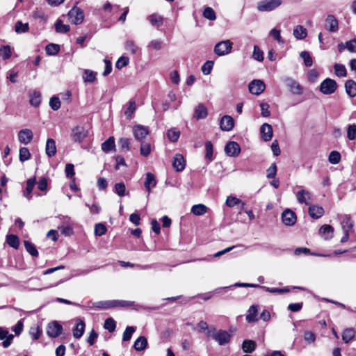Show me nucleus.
<instances>
[{
  "label": "nucleus",
  "mask_w": 356,
  "mask_h": 356,
  "mask_svg": "<svg viewBox=\"0 0 356 356\" xmlns=\"http://www.w3.org/2000/svg\"><path fill=\"white\" fill-rule=\"evenodd\" d=\"M95 234L98 236L104 235L106 232V226L102 223H98L95 226Z\"/></svg>",
  "instance_id": "338daca9"
},
{
  "label": "nucleus",
  "mask_w": 356,
  "mask_h": 356,
  "mask_svg": "<svg viewBox=\"0 0 356 356\" xmlns=\"http://www.w3.org/2000/svg\"><path fill=\"white\" fill-rule=\"evenodd\" d=\"M147 346V340L143 337H139L134 343V348L136 351L144 350Z\"/></svg>",
  "instance_id": "72a5a7b5"
},
{
  "label": "nucleus",
  "mask_w": 356,
  "mask_h": 356,
  "mask_svg": "<svg viewBox=\"0 0 356 356\" xmlns=\"http://www.w3.org/2000/svg\"><path fill=\"white\" fill-rule=\"evenodd\" d=\"M282 81L292 94L301 95L303 92V88L292 78L284 77Z\"/></svg>",
  "instance_id": "423d86ee"
},
{
  "label": "nucleus",
  "mask_w": 356,
  "mask_h": 356,
  "mask_svg": "<svg viewBox=\"0 0 356 356\" xmlns=\"http://www.w3.org/2000/svg\"><path fill=\"white\" fill-rule=\"evenodd\" d=\"M208 115L207 108L202 104H199L195 108L193 117L196 120L205 118Z\"/></svg>",
  "instance_id": "393cba45"
},
{
  "label": "nucleus",
  "mask_w": 356,
  "mask_h": 356,
  "mask_svg": "<svg viewBox=\"0 0 356 356\" xmlns=\"http://www.w3.org/2000/svg\"><path fill=\"white\" fill-rule=\"evenodd\" d=\"M233 43L229 40L218 42L214 48L215 53L218 56H224L231 52Z\"/></svg>",
  "instance_id": "39448f33"
},
{
  "label": "nucleus",
  "mask_w": 356,
  "mask_h": 356,
  "mask_svg": "<svg viewBox=\"0 0 356 356\" xmlns=\"http://www.w3.org/2000/svg\"><path fill=\"white\" fill-rule=\"evenodd\" d=\"M97 73L90 70H85L83 74V79L85 82L92 83L95 81Z\"/></svg>",
  "instance_id": "a19ab883"
},
{
  "label": "nucleus",
  "mask_w": 356,
  "mask_h": 356,
  "mask_svg": "<svg viewBox=\"0 0 356 356\" xmlns=\"http://www.w3.org/2000/svg\"><path fill=\"white\" fill-rule=\"evenodd\" d=\"M35 184V178H30L26 181V187L25 191H24V196L27 198L29 200H31L32 195L31 193L34 188Z\"/></svg>",
  "instance_id": "2f4dec72"
},
{
  "label": "nucleus",
  "mask_w": 356,
  "mask_h": 356,
  "mask_svg": "<svg viewBox=\"0 0 356 356\" xmlns=\"http://www.w3.org/2000/svg\"><path fill=\"white\" fill-rule=\"evenodd\" d=\"M115 139L113 137H109L106 140H105L102 144V149L105 153H108L109 152L112 150H115Z\"/></svg>",
  "instance_id": "473e14b6"
},
{
  "label": "nucleus",
  "mask_w": 356,
  "mask_h": 356,
  "mask_svg": "<svg viewBox=\"0 0 356 356\" xmlns=\"http://www.w3.org/2000/svg\"><path fill=\"white\" fill-rule=\"evenodd\" d=\"M328 161L332 164H338L341 161V154L337 151H332L328 157Z\"/></svg>",
  "instance_id": "3c124183"
},
{
  "label": "nucleus",
  "mask_w": 356,
  "mask_h": 356,
  "mask_svg": "<svg viewBox=\"0 0 356 356\" xmlns=\"http://www.w3.org/2000/svg\"><path fill=\"white\" fill-rule=\"evenodd\" d=\"M11 48L8 45H3L0 47V57L6 60L10 57Z\"/></svg>",
  "instance_id": "5fc2aeb1"
},
{
  "label": "nucleus",
  "mask_w": 356,
  "mask_h": 356,
  "mask_svg": "<svg viewBox=\"0 0 356 356\" xmlns=\"http://www.w3.org/2000/svg\"><path fill=\"white\" fill-rule=\"evenodd\" d=\"M180 136V131L176 128H172L167 131V137L171 142H176Z\"/></svg>",
  "instance_id": "37998d69"
},
{
  "label": "nucleus",
  "mask_w": 356,
  "mask_h": 356,
  "mask_svg": "<svg viewBox=\"0 0 356 356\" xmlns=\"http://www.w3.org/2000/svg\"><path fill=\"white\" fill-rule=\"evenodd\" d=\"M104 327L108 332H112L116 327L115 321L112 318H108L105 320Z\"/></svg>",
  "instance_id": "bf43d9fd"
},
{
  "label": "nucleus",
  "mask_w": 356,
  "mask_h": 356,
  "mask_svg": "<svg viewBox=\"0 0 356 356\" xmlns=\"http://www.w3.org/2000/svg\"><path fill=\"white\" fill-rule=\"evenodd\" d=\"M256 348V343L252 340H245L242 344V350L244 353H251Z\"/></svg>",
  "instance_id": "e433bc0d"
},
{
  "label": "nucleus",
  "mask_w": 356,
  "mask_h": 356,
  "mask_svg": "<svg viewBox=\"0 0 356 356\" xmlns=\"http://www.w3.org/2000/svg\"><path fill=\"white\" fill-rule=\"evenodd\" d=\"M30 157L31 154L28 148L23 147L19 149V158L21 162L28 161Z\"/></svg>",
  "instance_id": "09e8293b"
},
{
  "label": "nucleus",
  "mask_w": 356,
  "mask_h": 356,
  "mask_svg": "<svg viewBox=\"0 0 356 356\" xmlns=\"http://www.w3.org/2000/svg\"><path fill=\"white\" fill-rule=\"evenodd\" d=\"M337 88V82L332 79L327 78L323 80L319 87L320 91L324 95L333 94Z\"/></svg>",
  "instance_id": "20e7f679"
},
{
  "label": "nucleus",
  "mask_w": 356,
  "mask_h": 356,
  "mask_svg": "<svg viewBox=\"0 0 356 356\" xmlns=\"http://www.w3.org/2000/svg\"><path fill=\"white\" fill-rule=\"evenodd\" d=\"M347 138L350 140L356 138V124H353L348 126L347 129Z\"/></svg>",
  "instance_id": "69168bd1"
},
{
  "label": "nucleus",
  "mask_w": 356,
  "mask_h": 356,
  "mask_svg": "<svg viewBox=\"0 0 356 356\" xmlns=\"http://www.w3.org/2000/svg\"><path fill=\"white\" fill-rule=\"evenodd\" d=\"M333 227L329 225H324L319 229V233L325 240L332 238L333 236Z\"/></svg>",
  "instance_id": "c85d7f7f"
},
{
  "label": "nucleus",
  "mask_w": 356,
  "mask_h": 356,
  "mask_svg": "<svg viewBox=\"0 0 356 356\" xmlns=\"http://www.w3.org/2000/svg\"><path fill=\"white\" fill-rule=\"evenodd\" d=\"M24 245L26 248V250L33 257L38 256V251L37 250L35 246L28 241H24Z\"/></svg>",
  "instance_id": "a18cd8bd"
},
{
  "label": "nucleus",
  "mask_w": 356,
  "mask_h": 356,
  "mask_svg": "<svg viewBox=\"0 0 356 356\" xmlns=\"http://www.w3.org/2000/svg\"><path fill=\"white\" fill-rule=\"evenodd\" d=\"M259 307L257 305H252L249 307L248 314L245 316L247 322L254 323L258 321L257 315Z\"/></svg>",
  "instance_id": "f3484780"
},
{
  "label": "nucleus",
  "mask_w": 356,
  "mask_h": 356,
  "mask_svg": "<svg viewBox=\"0 0 356 356\" xmlns=\"http://www.w3.org/2000/svg\"><path fill=\"white\" fill-rule=\"evenodd\" d=\"M63 219L64 220V222H66L67 225H60L58 227V229L60 233L65 236H70L74 234L73 229L70 224V218L68 216H63Z\"/></svg>",
  "instance_id": "6ab92c4d"
},
{
  "label": "nucleus",
  "mask_w": 356,
  "mask_h": 356,
  "mask_svg": "<svg viewBox=\"0 0 356 356\" xmlns=\"http://www.w3.org/2000/svg\"><path fill=\"white\" fill-rule=\"evenodd\" d=\"M207 335L215 340L220 346H225L227 344L232 337L231 334L227 331L223 330H216L214 327L209 330L207 332Z\"/></svg>",
  "instance_id": "f257e3e1"
},
{
  "label": "nucleus",
  "mask_w": 356,
  "mask_h": 356,
  "mask_svg": "<svg viewBox=\"0 0 356 356\" xmlns=\"http://www.w3.org/2000/svg\"><path fill=\"white\" fill-rule=\"evenodd\" d=\"M308 212L312 218L318 219L323 215L324 209L321 206L312 204L309 207Z\"/></svg>",
  "instance_id": "b1692460"
},
{
  "label": "nucleus",
  "mask_w": 356,
  "mask_h": 356,
  "mask_svg": "<svg viewBox=\"0 0 356 356\" xmlns=\"http://www.w3.org/2000/svg\"><path fill=\"white\" fill-rule=\"evenodd\" d=\"M45 152L46 154L49 157L54 156L56 153V142L52 138H48L46 142V147H45Z\"/></svg>",
  "instance_id": "a878e982"
},
{
  "label": "nucleus",
  "mask_w": 356,
  "mask_h": 356,
  "mask_svg": "<svg viewBox=\"0 0 356 356\" xmlns=\"http://www.w3.org/2000/svg\"><path fill=\"white\" fill-rule=\"evenodd\" d=\"M203 16L204 18L214 21L216 19V15L214 10L211 7H206L203 11Z\"/></svg>",
  "instance_id": "49530a36"
},
{
  "label": "nucleus",
  "mask_w": 356,
  "mask_h": 356,
  "mask_svg": "<svg viewBox=\"0 0 356 356\" xmlns=\"http://www.w3.org/2000/svg\"><path fill=\"white\" fill-rule=\"evenodd\" d=\"M68 17L70 22L74 24H80L84 19V14L81 9L78 7H73L68 12Z\"/></svg>",
  "instance_id": "0eeeda50"
},
{
  "label": "nucleus",
  "mask_w": 356,
  "mask_h": 356,
  "mask_svg": "<svg viewBox=\"0 0 356 356\" xmlns=\"http://www.w3.org/2000/svg\"><path fill=\"white\" fill-rule=\"evenodd\" d=\"M296 198L299 203L309 204L312 195L309 191L302 189L296 193Z\"/></svg>",
  "instance_id": "5701e85b"
},
{
  "label": "nucleus",
  "mask_w": 356,
  "mask_h": 356,
  "mask_svg": "<svg viewBox=\"0 0 356 356\" xmlns=\"http://www.w3.org/2000/svg\"><path fill=\"white\" fill-rule=\"evenodd\" d=\"M261 288L264 289L266 291L271 293H288L290 291V289L289 287H284L283 289H279V288H270L266 287L264 286H260Z\"/></svg>",
  "instance_id": "de8ad7c7"
},
{
  "label": "nucleus",
  "mask_w": 356,
  "mask_h": 356,
  "mask_svg": "<svg viewBox=\"0 0 356 356\" xmlns=\"http://www.w3.org/2000/svg\"><path fill=\"white\" fill-rule=\"evenodd\" d=\"M225 153L230 156H236L241 152L239 145L234 141L229 142L225 147Z\"/></svg>",
  "instance_id": "ddd939ff"
},
{
  "label": "nucleus",
  "mask_w": 356,
  "mask_h": 356,
  "mask_svg": "<svg viewBox=\"0 0 356 356\" xmlns=\"http://www.w3.org/2000/svg\"><path fill=\"white\" fill-rule=\"evenodd\" d=\"M261 137L264 141H269L273 137L272 126L268 123L263 124L260 127Z\"/></svg>",
  "instance_id": "a211bd4d"
},
{
  "label": "nucleus",
  "mask_w": 356,
  "mask_h": 356,
  "mask_svg": "<svg viewBox=\"0 0 356 356\" xmlns=\"http://www.w3.org/2000/svg\"><path fill=\"white\" fill-rule=\"evenodd\" d=\"M6 241L10 246L15 249L18 248L19 245V240L18 237L14 234L7 235Z\"/></svg>",
  "instance_id": "c03bdc74"
},
{
  "label": "nucleus",
  "mask_w": 356,
  "mask_h": 356,
  "mask_svg": "<svg viewBox=\"0 0 356 356\" xmlns=\"http://www.w3.org/2000/svg\"><path fill=\"white\" fill-rule=\"evenodd\" d=\"M325 28L330 32H337L339 29V24L336 17L329 15L325 19Z\"/></svg>",
  "instance_id": "dca6fc26"
},
{
  "label": "nucleus",
  "mask_w": 356,
  "mask_h": 356,
  "mask_svg": "<svg viewBox=\"0 0 356 356\" xmlns=\"http://www.w3.org/2000/svg\"><path fill=\"white\" fill-rule=\"evenodd\" d=\"M63 331V327L56 321L51 322L47 327V334L49 337L56 338L59 336Z\"/></svg>",
  "instance_id": "6e6552de"
},
{
  "label": "nucleus",
  "mask_w": 356,
  "mask_h": 356,
  "mask_svg": "<svg viewBox=\"0 0 356 356\" xmlns=\"http://www.w3.org/2000/svg\"><path fill=\"white\" fill-rule=\"evenodd\" d=\"M341 225L343 232H350L353 226V221L349 215H344L342 217Z\"/></svg>",
  "instance_id": "7c9ffc66"
},
{
  "label": "nucleus",
  "mask_w": 356,
  "mask_h": 356,
  "mask_svg": "<svg viewBox=\"0 0 356 356\" xmlns=\"http://www.w3.org/2000/svg\"><path fill=\"white\" fill-rule=\"evenodd\" d=\"M45 51L48 55H56L60 51V46L51 43L46 46Z\"/></svg>",
  "instance_id": "864d4df0"
},
{
  "label": "nucleus",
  "mask_w": 356,
  "mask_h": 356,
  "mask_svg": "<svg viewBox=\"0 0 356 356\" xmlns=\"http://www.w3.org/2000/svg\"><path fill=\"white\" fill-rule=\"evenodd\" d=\"M207 207L202 204L193 205L191 208V212L195 216H202L207 212Z\"/></svg>",
  "instance_id": "79ce46f5"
},
{
  "label": "nucleus",
  "mask_w": 356,
  "mask_h": 356,
  "mask_svg": "<svg viewBox=\"0 0 356 356\" xmlns=\"http://www.w3.org/2000/svg\"><path fill=\"white\" fill-rule=\"evenodd\" d=\"M136 331V328L133 326H128L126 327L123 335H122V341H128L131 339L133 334Z\"/></svg>",
  "instance_id": "6e6d98bb"
},
{
  "label": "nucleus",
  "mask_w": 356,
  "mask_h": 356,
  "mask_svg": "<svg viewBox=\"0 0 356 356\" xmlns=\"http://www.w3.org/2000/svg\"><path fill=\"white\" fill-rule=\"evenodd\" d=\"M118 145L122 151H129L130 147V140L127 138H121L118 140Z\"/></svg>",
  "instance_id": "4d7b16f0"
},
{
  "label": "nucleus",
  "mask_w": 356,
  "mask_h": 356,
  "mask_svg": "<svg viewBox=\"0 0 356 356\" xmlns=\"http://www.w3.org/2000/svg\"><path fill=\"white\" fill-rule=\"evenodd\" d=\"M84 330H85V323L83 321H80L79 322H78L76 323V327L73 330V336L76 339H79L83 335V334L84 332Z\"/></svg>",
  "instance_id": "4c0bfd02"
},
{
  "label": "nucleus",
  "mask_w": 356,
  "mask_h": 356,
  "mask_svg": "<svg viewBox=\"0 0 356 356\" xmlns=\"http://www.w3.org/2000/svg\"><path fill=\"white\" fill-rule=\"evenodd\" d=\"M346 93L351 97L356 96V83L353 80H348L345 83Z\"/></svg>",
  "instance_id": "f704fd0d"
},
{
  "label": "nucleus",
  "mask_w": 356,
  "mask_h": 356,
  "mask_svg": "<svg viewBox=\"0 0 356 356\" xmlns=\"http://www.w3.org/2000/svg\"><path fill=\"white\" fill-rule=\"evenodd\" d=\"M13 337L6 330L0 327V340H3L2 345L4 348H8L11 344Z\"/></svg>",
  "instance_id": "4be33fe9"
},
{
  "label": "nucleus",
  "mask_w": 356,
  "mask_h": 356,
  "mask_svg": "<svg viewBox=\"0 0 356 356\" xmlns=\"http://www.w3.org/2000/svg\"><path fill=\"white\" fill-rule=\"evenodd\" d=\"M249 90L253 95H260L265 89V85L261 80H253L249 84Z\"/></svg>",
  "instance_id": "9b49d317"
},
{
  "label": "nucleus",
  "mask_w": 356,
  "mask_h": 356,
  "mask_svg": "<svg viewBox=\"0 0 356 356\" xmlns=\"http://www.w3.org/2000/svg\"><path fill=\"white\" fill-rule=\"evenodd\" d=\"M134 302L131 301L127 300H104V301H99L95 302L92 306V308H98L103 309H108L113 307H127L134 305Z\"/></svg>",
  "instance_id": "f03ea898"
},
{
  "label": "nucleus",
  "mask_w": 356,
  "mask_h": 356,
  "mask_svg": "<svg viewBox=\"0 0 356 356\" xmlns=\"http://www.w3.org/2000/svg\"><path fill=\"white\" fill-rule=\"evenodd\" d=\"M86 131L83 127L77 126L72 129V138L74 142H81L86 137Z\"/></svg>",
  "instance_id": "4468645a"
},
{
  "label": "nucleus",
  "mask_w": 356,
  "mask_h": 356,
  "mask_svg": "<svg viewBox=\"0 0 356 356\" xmlns=\"http://www.w3.org/2000/svg\"><path fill=\"white\" fill-rule=\"evenodd\" d=\"M140 153L143 156H148L151 153V145L147 143H141Z\"/></svg>",
  "instance_id": "13d9d810"
},
{
  "label": "nucleus",
  "mask_w": 356,
  "mask_h": 356,
  "mask_svg": "<svg viewBox=\"0 0 356 356\" xmlns=\"http://www.w3.org/2000/svg\"><path fill=\"white\" fill-rule=\"evenodd\" d=\"M282 220L286 226H292L296 222V215L291 210L287 209L282 213Z\"/></svg>",
  "instance_id": "1a4fd4ad"
},
{
  "label": "nucleus",
  "mask_w": 356,
  "mask_h": 356,
  "mask_svg": "<svg viewBox=\"0 0 356 356\" xmlns=\"http://www.w3.org/2000/svg\"><path fill=\"white\" fill-rule=\"evenodd\" d=\"M282 3V0H261L257 3V8L260 12H270Z\"/></svg>",
  "instance_id": "7ed1b4c3"
},
{
  "label": "nucleus",
  "mask_w": 356,
  "mask_h": 356,
  "mask_svg": "<svg viewBox=\"0 0 356 356\" xmlns=\"http://www.w3.org/2000/svg\"><path fill=\"white\" fill-rule=\"evenodd\" d=\"M136 109V104L135 101L131 100L129 102L128 107L127 108L126 111H124V115L128 118H131V115L134 113V112Z\"/></svg>",
  "instance_id": "680f3d73"
},
{
  "label": "nucleus",
  "mask_w": 356,
  "mask_h": 356,
  "mask_svg": "<svg viewBox=\"0 0 356 356\" xmlns=\"http://www.w3.org/2000/svg\"><path fill=\"white\" fill-rule=\"evenodd\" d=\"M234 126V120L229 115H224L220 121V127L224 131H231Z\"/></svg>",
  "instance_id": "f8f14e48"
},
{
  "label": "nucleus",
  "mask_w": 356,
  "mask_h": 356,
  "mask_svg": "<svg viewBox=\"0 0 356 356\" xmlns=\"http://www.w3.org/2000/svg\"><path fill=\"white\" fill-rule=\"evenodd\" d=\"M355 336V330L353 328H346L342 333V339L347 343L350 342Z\"/></svg>",
  "instance_id": "c9c22d12"
},
{
  "label": "nucleus",
  "mask_w": 356,
  "mask_h": 356,
  "mask_svg": "<svg viewBox=\"0 0 356 356\" xmlns=\"http://www.w3.org/2000/svg\"><path fill=\"white\" fill-rule=\"evenodd\" d=\"M115 192L120 196L123 197L125 195L126 187L124 183L120 182L115 184Z\"/></svg>",
  "instance_id": "e2e57ef3"
},
{
  "label": "nucleus",
  "mask_w": 356,
  "mask_h": 356,
  "mask_svg": "<svg viewBox=\"0 0 356 356\" xmlns=\"http://www.w3.org/2000/svg\"><path fill=\"white\" fill-rule=\"evenodd\" d=\"M266 177L268 179L275 178L277 174V166L275 163H273L270 165V166L266 170Z\"/></svg>",
  "instance_id": "774afa93"
},
{
  "label": "nucleus",
  "mask_w": 356,
  "mask_h": 356,
  "mask_svg": "<svg viewBox=\"0 0 356 356\" xmlns=\"http://www.w3.org/2000/svg\"><path fill=\"white\" fill-rule=\"evenodd\" d=\"M49 106L54 111H57L60 107V101L56 96L52 97L49 100Z\"/></svg>",
  "instance_id": "0e129e2a"
},
{
  "label": "nucleus",
  "mask_w": 356,
  "mask_h": 356,
  "mask_svg": "<svg viewBox=\"0 0 356 356\" xmlns=\"http://www.w3.org/2000/svg\"><path fill=\"white\" fill-rule=\"evenodd\" d=\"M340 51L348 49L350 52L356 53V39H353L338 45Z\"/></svg>",
  "instance_id": "bb28decb"
},
{
  "label": "nucleus",
  "mask_w": 356,
  "mask_h": 356,
  "mask_svg": "<svg viewBox=\"0 0 356 356\" xmlns=\"http://www.w3.org/2000/svg\"><path fill=\"white\" fill-rule=\"evenodd\" d=\"M33 137V132L31 129H25L19 131L18 139L21 143L27 145L31 143Z\"/></svg>",
  "instance_id": "2eb2a0df"
},
{
  "label": "nucleus",
  "mask_w": 356,
  "mask_h": 356,
  "mask_svg": "<svg viewBox=\"0 0 356 356\" xmlns=\"http://www.w3.org/2000/svg\"><path fill=\"white\" fill-rule=\"evenodd\" d=\"M15 31L17 33H26L29 31V24L28 23H22L20 21L16 22L15 25Z\"/></svg>",
  "instance_id": "603ef678"
},
{
  "label": "nucleus",
  "mask_w": 356,
  "mask_h": 356,
  "mask_svg": "<svg viewBox=\"0 0 356 356\" xmlns=\"http://www.w3.org/2000/svg\"><path fill=\"white\" fill-rule=\"evenodd\" d=\"M186 165L185 160L183 156L180 154H177L174 156L172 166L177 172L182 171Z\"/></svg>",
  "instance_id": "aec40b11"
},
{
  "label": "nucleus",
  "mask_w": 356,
  "mask_h": 356,
  "mask_svg": "<svg viewBox=\"0 0 356 356\" xmlns=\"http://www.w3.org/2000/svg\"><path fill=\"white\" fill-rule=\"evenodd\" d=\"M148 19L150 24L156 27H159L162 25L163 18L158 14H152L148 17Z\"/></svg>",
  "instance_id": "58836bf2"
},
{
  "label": "nucleus",
  "mask_w": 356,
  "mask_h": 356,
  "mask_svg": "<svg viewBox=\"0 0 356 356\" xmlns=\"http://www.w3.org/2000/svg\"><path fill=\"white\" fill-rule=\"evenodd\" d=\"M300 57L302 58L306 67H311L312 65V58L309 52L304 51L300 53Z\"/></svg>",
  "instance_id": "052dcab7"
},
{
  "label": "nucleus",
  "mask_w": 356,
  "mask_h": 356,
  "mask_svg": "<svg viewBox=\"0 0 356 356\" xmlns=\"http://www.w3.org/2000/svg\"><path fill=\"white\" fill-rule=\"evenodd\" d=\"M205 158L206 159L211 161L213 160V145L211 141H207L205 143Z\"/></svg>",
  "instance_id": "8fccbe9b"
},
{
  "label": "nucleus",
  "mask_w": 356,
  "mask_h": 356,
  "mask_svg": "<svg viewBox=\"0 0 356 356\" xmlns=\"http://www.w3.org/2000/svg\"><path fill=\"white\" fill-rule=\"evenodd\" d=\"M133 134L136 140H141L149 134V129L140 124L135 125L133 127Z\"/></svg>",
  "instance_id": "9d476101"
},
{
  "label": "nucleus",
  "mask_w": 356,
  "mask_h": 356,
  "mask_svg": "<svg viewBox=\"0 0 356 356\" xmlns=\"http://www.w3.org/2000/svg\"><path fill=\"white\" fill-rule=\"evenodd\" d=\"M156 185V180L155 176L152 172H147L146 174L145 180L144 182V186L148 192V194L151 193V191Z\"/></svg>",
  "instance_id": "412c9836"
},
{
  "label": "nucleus",
  "mask_w": 356,
  "mask_h": 356,
  "mask_svg": "<svg viewBox=\"0 0 356 356\" xmlns=\"http://www.w3.org/2000/svg\"><path fill=\"white\" fill-rule=\"evenodd\" d=\"M41 99V93L39 91L33 90L29 93V103L31 106H38L40 104Z\"/></svg>",
  "instance_id": "cd10ccee"
},
{
  "label": "nucleus",
  "mask_w": 356,
  "mask_h": 356,
  "mask_svg": "<svg viewBox=\"0 0 356 356\" xmlns=\"http://www.w3.org/2000/svg\"><path fill=\"white\" fill-rule=\"evenodd\" d=\"M293 36L298 40L305 39L307 35L306 28L301 25H297L293 29Z\"/></svg>",
  "instance_id": "c756f323"
},
{
  "label": "nucleus",
  "mask_w": 356,
  "mask_h": 356,
  "mask_svg": "<svg viewBox=\"0 0 356 356\" xmlns=\"http://www.w3.org/2000/svg\"><path fill=\"white\" fill-rule=\"evenodd\" d=\"M55 29L57 33H65L70 30V27L67 24H64L60 19H58L55 23Z\"/></svg>",
  "instance_id": "ea45409f"
}]
</instances>
